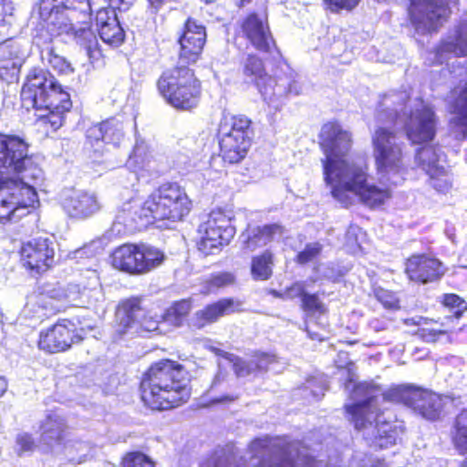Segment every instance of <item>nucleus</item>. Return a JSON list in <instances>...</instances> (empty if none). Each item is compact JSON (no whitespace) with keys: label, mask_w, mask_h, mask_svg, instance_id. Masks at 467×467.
Instances as JSON below:
<instances>
[{"label":"nucleus","mask_w":467,"mask_h":467,"mask_svg":"<svg viewBox=\"0 0 467 467\" xmlns=\"http://www.w3.org/2000/svg\"><path fill=\"white\" fill-rule=\"evenodd\" d=\"M318 139L326 155L322 160L324 180L330 186L333 198L342 206L353 205L358 197L362 204L374 210L392 198L389 186L368 183L367 171L344 159L351 149L352 134L343 130L338 121L323 124Z\"/></svg>","instance_id":"nucleus-1"},{"label":"nucleus","mask_w":467,"mask_h":467,"mask_svg":"<svg viewBox=\"0 0 467 467\" xmlns=\"http://www.w3.org/2000/svg\"><path fill=\"white\" fill-rule=\"evenodd\" d=\"M206 37L205 26L189 16L178 36V63L163 70L157 79L160 96L177 111L192 112L201 103L202 82L192 66L202 58Z\"/></svg>","instance_id":"nucleus-2"},{"label":"nucleus","mask_w":467,"mask_h":467,"mask_svg":"<svg viewBox=\"0 0 467 467\" xmlns=\"http://www.w3.org/2000/svg\"><path fill=\"white\" fill-rule=\"evenodd\" d=\"M40 168L29 144L20 136L0 133V222H9L16 211L34 207L37 193L23 177L36 178Z\"/></svg>","instance_id":"nucleus-3"},{"label":"nucleus","mask_w":467,"mask_h":467,"mask_svg":"<svg viewBox=\"0 0 467 467\" xmlns=\"http://www.w3.org/2000/svg\"><path fill=\"white\" fill-rule=\"evenodd\" d=\"M140 399L150 411H167L186 404L192 395L191 374L178 360L163 358L150 364L139 382Z\"/></svg>","instance_id":"nucleus-4"},{"label":"nucleus","mask_w":467,"mask_h":467,"mask_svg":"<svg viewBox=\"0 0 467 467\" xmlns=\"http://www.w3.org/2000/svg\"><path fill=\"white\" fill-rule=\"evenodd\" d=\"M20 97L26 109L47 111L35 119L37 132L44 137H49L63 126L66 114L73 106L67 88L48 70L41 67H33L28 71Z\"/></svg>","instance_id":"nucleus-5"},{"label":"nucleus","mask_w":467,"mask_h":467,"mask_svg":"<svg viewBox=\"0 0 467 467\" xmlns=\"http://www.w3.org/2000/svg\"><path fill=\"white\" fill-rule=\"evenodd\" d=\"M192 206L183 186L177 182H164L154 188L140 205L128 202L121 210L140 230L160 222H181L190 214Z\"/></svg>","instance_id":"nucleus-6"},{"label":"nucleus","mask_w":467,"mask_h":467,"mask_svg":"<svg viewBox=\"0 0 467 467\" xmlns=\"http://www.w3.org/2000/svg\"><path fill=\"white\" fill-rule=\"evenodd\" d=\"M35 13L37 28L53 37L74 32V20L92 11L89 0H37Z\"/></svg>","instance_id":"nucleus-7"},{"label":"nucleus","mask_w":467,"mask_h":467,"mask_svg":"<svg viewBox=\"0 0 467 467\" xmlns=\"http://www.w3.org/2000/svg\"><path fill=\"white\" fill-rule=\"evenodd\" d=\"M252 120L244 114L223 117L218 124L216 137L219 156L227 165L241 163L252 146Z\"/></svg>","instance_id":"nucleus-8"},{"label":"nucleus","mask_w":467,"mask_h":467,"mask_svg":"<svg viewBox=\"0 0 467 467\" xmlns=\"http://www.w3.org/2000/svg\"><path fill=\"white\" fill-rule=\"evenodd\" d=\"M375 400L374 396H368L363 400L345 405L344 410L358 431L365 430L375 423L376 434L370 446L375 450H382L396 444L400 430L395 423L381 419L383 411L375 405Z\"/></svg>","instance_id":"nucleus-9"},{"label":"nucleus","mask_w":467,"mask_h":467,"mask_svg":"<svg viewBox=\"0 0 467 467\" xmlns=\"http://www.w3.org/2000/svg\"><path fill=\"white\" fill-rule=\"evenodd\" d=\"M234 212L226 207L210 211L196 229L195 248L204 257L220 254L234 239L236 230L233 224Z\"/></svg>","instance_id":"nucleus-10"},{"label":"nucleus","mask_w":467,"mask_h":467,"mask_svg":"<svg viewBox=\"0 0 467 467\" xmlns=\"http://www.w3.org/2000/svg\"><path fill=\"white\" fill-rule=\"evenodd\" d=\"M165 259L163 250L144 243L122 244L109 255L111 266L130 275H146L161 266Z\"/></svg>","instance_id":"nucleus-11"},{"label":"nucleus","mask_w":467,"mask_h":467,"mask_svg":"<svg viewBox=\"0 0 467 467\" xmlns=\"http://www.w3.org/2000/svg\"><path fill=\"white\" fill-rule=\"evenodd\" d=\"M375 168L379 173L399 174L406 170L405 144L395 130L379 126L371 135Z\"/></svg>","instance_id":"nucleus-12"},{"label":"nucleus","mask_w":467,"mask_h":467,"mask_svg":"<svg viewBox=\"0 0 467 467\" xmlns=\"http://www.w3.org/2000/svg\"><path fill=\"white\" fill-rule=\"evenodd\" d=\"M86 336V329L79 322L68 317L58 318L39 331L36 347L47 355L66 353L82 344Z\"/></svg>","instance_id":"nucleus-13"},{"label":"nucleus","mask_w":467,"mask_h":467,"mask_svg":"<svg viewBox=\"0 0 467 467\" xmlns=\"http://www.w3.org/2000/svg\"><path fill=\"white\" fill-rule=\"evenodd\" d=\"M54 242L44 236L23 242L18 250L22 268L32 277L38 279L57 265Z\"/></svg>","instance_id":"nucleus-14"},{"label":"nucleus","mask_w":467,"mask_h":467,"mask_svg":"<svg viewBox=\"0 0 467 467\" xmlns=\"http://www.w3.org/2000/svg\"><path fill=\"white\" fill-rule=\"evenodd\" d=\"M408 16L416 29L437 32L451 14L457 0H409Z\"/></svg>","instance_id":"nucleus-15"},{"label":"nucleus","mask_w":467,"mask_h":467,"mask_svg":"<svg viewBox=\"0 0 467 467\" xmlns=\"http://www.w3.org/2000/svg\"><path fill=\"white\" fill-rule=\"evenodd\" d=\"M236 35L261 53L270 54L277 49L266 16L248 13L238 21Z\"/></svg>","instance_id":"nucleus-16"},{"label":"nucleus","mask_w":467,"mask_h":467,"mask_svg":"<svg viewBox=\"0 0 467 467\" xmlns=\"http://www.w3.org/2000/svg\"><path fill=\"white\" fill-rule=\"evenodd\" d=\"M403 265V272L408 281L418 285L437 283L447 272L441 260L426 253L409 255Z\"/></svg>","instance_id":"nucleus-17"},{"label":"nucleus","mask_w":467,"mask_h":467,"mask_svg":"<svg viewBox=\"0 0 467 467\" xmlns=\"http://www.w3.org/2000/svg\"><path fill=\"white\" fill-rule=\"evenodd\" d=\"M438 118L435 111L428 106L412 110L407 116L403 125L406 138L413 145L426 147L437 133Z\"/></svg>","instance_id":"nucleus-18"},{"label":"nucleus","mask_w":467,"mask_h":467,"mask_svg":"<svg viewBox=\"0 0 467 467\" xmlns=\"http://www.w3.org/2000/svg\"><path fill=\"white\" fill-rule=\"evenodd\" d=\"M242 310V302L239 299L223 297L197 310L187 326L191 331L202 330L207 326L216 323L221 317L239 313Z\"/></svg>","instance_id":"nucleus-19"},{"label":"nucleus","mask_w":467,"mask_h":467,"mask_svg":"<svg viewBox=\"0 0 467 467\" xmlns=\"http://www.w3.org/2000/svg\"><path fill=\"white\" fill-rule=\"evenodd\" d=\"M239 69L244 78L254 85L263 96L274 94L276 80L268 73L265 62L259 55L245 54L240 59Z\"/></svg>","instance_id":"nucleus-20"},{"label":"nucleus","mask_w":467,"mask_h":467,"mask_svg":"<svg viewBox=\"0 0 467 467\" xmlns=\"http://www.w3.org/2000/svg\"><path fill=\"white\" fill-rule=\"evenodd\" d=\"M415 161L428 175L432 188L446 193L451 188V182L444 167L438 164L439 155L434 146L420 147L415 152Z\"/></svg>","instance_id":"nucleus-21"},{"label":"nucleus","mask_w":467,"mask_h":467,"mask_svg":"<svg viewBox=\"0 0 467 467\" xmlns=\"http://www.w3.org/2000/svg\"><path fill=\"white\" fill-rule=\"evenodd\" d=\"M111 6L102 7L90 18L89 28L95 26L100 38L110 47H118L125 41V31L118 19L116 10Z\"/></svg>","instance_id":"nucleus-22"},{"label":"nucleus","mask_w":467,"mask_h":467,"mask_svg":"<svg viewBox=\"0 0 467 467\" xmlns=\"http://www.w3.org/2000/svg\"><path fill=\"white\" fill-rule=\"evenodd\" d=\"M141 296H130L119 302L115 310L114 333L121 338L136 327L145 310Z\"/></svg>","instance_id":"nucleus-23"},{"label":"nucleus","mask_w":467,"mask_h":467,"mask_svg":"<svg viewBox=\"0 0 467 467\" xmlns=\"http://www.w3.org/2000/svg\"><path fill=\"white\" fill-rule=\"evenodd\" d=\"M446 108L452 116L450 122L467 139V78L459 81L449 92Z\"/></svg>","instance_id":"nucleus-24"},{"label":"nucleus","mask_w":467,"mask_h":467,"mask_svg":"<svg viewBox=\"0 0 467 467\" xmlns=\"http://www.w3.org/2000/svg\"><path fill=\"white\" fill-rule=\"evenodd\" d=\"M285 226L278 223L253 227L248 226L243 233V249L247 252H254L281 238L285 234Z\"/></svg>","instance_id":"nucleus-25"},{"label":"nucleus","mask_w":467,"mask_h":467,"mask_svg":"<svg viewBox=\"0 0 467 467\" xmlns=\"http://www.w3.org/2000/svg\"><path fill=\"white\" fill-rule=\"evenodd\" d=\"M123 137L124 129L122 122L114 117H110L90 126L87 130L86 143L91 148L99 143L118 145Z\"/></svg>","instance_id":"nucleus-26"},{"label":"nucleus","mask_w":467,"mask_h":467,"mask_svg":"<svg viewBox=\"0 0 467 467\" xmlns=\"http://www.w3.org/2000/svg\"><path fill=\"white\" fill-rule=\"evenodd\" d=\"M408 407L412 408L428 420H436L441 416L444 403L442 399L436 393L413 387Z\"/></svg>","instance_id":"nucleus-27"},{"label":"nucleus","mask_w":467,"mask_h":467,"mask_svg":"<svg viewBox=\"0 0 467 467\" xmlns=\"http://www.w3.org/2000/svg\"><path fill=\"white\" fill-rule=\"evenodd\" d=\"M65 212L72 218L85 219L100 209L97 196L88 192H73L63 202Z\"/></svg>","instance_id":"nucleus-28"},{"label":"nucleus","mask_w":467,"mask_h":467,"mask_svg":"<svg viewBox=\"0 0 467 467\" xmlns=\"http://www.w3.org/2000/svg\"><path fill=\"white\" fill-rule=\"evenodd\" d=\"M290 299L300 298V309L307 316H323L327 313L326 304L317 293H308L303 282H294L285 290Z\"/></svg>","instance_id":"nucleus-29"},{"label":"nucleus","mask_w":467,"mask_h":467,"mask_svg":"<svg viewBox=\"0 0 467 467\" xmlns=\"http://www.w3.org/2000/svg\"><path fill=\"white\" fill-rule=\"evenodd\" d=\"M41 430L42 440L48 447H65L68 441V426L62 420L47 417Z\"/></svg>","instance_id":"nucleus-30"},{"label":"nucleus","mask_w":467,"mask_h":467,"mask_svg":"<svg viewBox=\"0 0 467 467\" xmlns=\"http://www.w3.org/2000/svg\"><path fill=\"white\" fill-rule=\"evenodd\" d=\"M436 64L441 65L451 57H463L467 56V41L461 33L452 40H442L434 48Z\"/></svg>","instance_id":"nucleus-31"},{"label":"nucleus","mask_w":467,"mask_h":467,"mask_svg":"<svg viewBox=\"0 0 467 467\" xmlns=\"http://www.w3.org/2000/svg\"><path fill=\"white\" fill-rule=\"evenodd\" d=\"M274 254L266 249L251 259L250 272L254 280L266 281L273 275Z\"/></svg>","instance_id":"nucleus-32"},{"label":"nucleus","mask_w":467,"mask_h":467,"mask_svg":"<svg viewBox=\"0 0 467 467\" xmlns=\"http://www.w3.org/2000/svg\"><path fill=\"white\" fill-rule=\"evenodd\" d=\"M451 441L460 455H467V408L454 418L451 429Z\"/></svg>","instance_id":"nucleus-33"},{"label":"nucleus","mask_w":467,"mask_h":467,"mask_svg":"<svg viewBox=\"0 0 467 467\" xmlns=\"http://www.w3.org/2000/svg\"><path fill=\"white\" fill-rule=\"evenodd\" d=\"M192 306V298L176 300L165 310L163 319L168 324L175 327H180L187 320Z\"/></svg>","instance_id":"nucleus-34"},{"label":"nucleus","mask_w":467,"mask_h":467,"mask_svg":"<svg viewBox=\"0 0 467 467\" xmlns=\"http://www.w3.org/2000/svg\"><path fill=\"white\" fill-rule=\"evenodd\" d=\"M37 306L42 308L47 317L55 316L65 312L68 306L67 296L65 294L41 295L37 299Z\"/></svg>","instance_id":"nucleus-35"},{"label":"nucleus","mask_w":467,"mask_h":467,"mask_svg":"<svg viewBox=\"0 0 467 467\" xmlns=\"http://www.w3.org/2000/svg\"><path fill=\"white\" fill-rule=\"evenodd\" d=\"M432 318L420 317L416 321L414 318H408L404 320L406 325H415L417 326V329L415 331V335L420 338L422 341L427 343H435L441 339L439 333L440 330L436 329L434 325H431Z\"/></svg>","instance_id":"nucleus-36"},{"label":"nucleus","mask_w":467,"mask_h":467,"mask_svg":"<svg viewBox=\"0 0 467 467\" xmlns=\"http://www.w3.org/2000/svg\"><path fill=\"white\" fill-rule=\"evenodd\" d=\"M18 72L17 56L9 47H0V78L11 81Z\"/></svg>","instance_id":"nucleus-37"},{"label":"nucleus","mask_w":467,"mask_h":467,"mask_svg":"<svg viewBox=\"0 0 467 467\" xmlns=\"http://www.w3.org/2000/svg\"><path fill=\"white\" fill-rule=\"evenodd\" d=\"M341 368H344L348 374L347 378L344 379L342 383L344 389H348L352 386L353 391L357 395L369 394L371 390L375 389V387L368 382H356L357 375L355 372V364L353 361L347 362L344 367H340V369Z\"/></svg>","instance_id":"nucleus-38"},{"label":"nucleus","mask_w":467,"mask_h":467,"mask_svg":"<svg viewBox=\"0 0 467 467\" xmlns=\"http://www.w3.org/2000/svg\"><path fill=\"white\" fill-rule=\"evenodd\" d=\"M440 304L453 313L449 315L455 320L460 321L463 314L467 311V301L455 293H445L441 296Z\"/></svg>","instance_id":"nucleus-39"},{"label":"nucleus","mask_w":467,"mask_h":467,"mask_svg":"<svg viewBox=\"0 0 467 467\" xmlns=\"http://www.w3.org/2000/svg\"><path fill=\"white\" fill-rule=\"evenodd\" d=\"M259 467H319L317 459L312 455H298L295 460L288 456H284L277 463L266 464L265 460H261Z\"/></svg>","instance_id":"nucleus-40"},{"label":"nucleus","mask_w":467,"mask_h":467,"mask_svg":"<svg viewBox=\"0 0 467 467\" xmlns=\"http://www.w3.org/2000/svg\"><path fill=\"white\" fill-rule=\"evenodd\" d=\"M236 283V276L234 273L223 271L213 273L204 281V287L207 293L214 290L232 286Z\"/></svg>","instance_id":"nucleus-41"},{"label":"nucleus","mask_w":467,"mask_h":467,"mask_svg":"<svg viewBox=\"0 0 467 467\" xmlns=\"http://www.w3.org/2000/svg\"><path fill=\"white\" fill-rule=\"evenodd\" d=\"M47 60L50 67L56 71L59 77L75 73V68L64 57L58 55L53 47L48 49Z\"/></svg>","instance_id":"nucleus-42"},{"label":"nucleus","mask_w":467,"mask_h":467,"mask_svg":"<svg viewBox=\"0 0 467 467\" xmlns=\"http://www.w3.org/2000/svg\"><path fill=\"white\" fill-rule=\"evenodd\" d=\"M276 362V357L268 352L255 351L250 360L253 374L266 372Z\"/></svg>","instance_id":"nucleus-43"},{"label":"nucleus","mask_w":467,"mask_h":467,"mask_svg":"<svg viewBox=\"0 0 467 467\" xmlns=\"http://www.w3.org/2000/svg\"><path fill=\"white\" fill-rule=\"evenodd\" d=\"M120 465L121 467H155L154 462L139 451L126 452L121 458Z\"/></svg>","instance_id":"nucleus-44"},{"label":"nucleus","mask_w":467,"mask_h":467,"mask_svg":"<svg viewBox=\"0 0 467 467\" xmlns=\"http://www.w3.org/2000/svg\"><path fill=\"white\" fill-rule=\"evenodd\" d=\"M413 386H396L383 392V398L387 401L409 405Z\"/></svg>","instance_id":"nucleus-45"},{"label":"nucleus","mask_w":467,"mask_h":467,"mask_svg":"<svg viewBox=\"0 0 467 467\" xmlns=\"http://www.w3.org/2000/svg\"><path fill=\"white\" fill-rule=\"evenodd\" d=\"M375 298L386 308L398 310L400 308V301L397 294L381 286L373 289Z\"/></svg>","instance_id":"nucleus-46"},{"label":"nucleus","mask_w":467,"mask_h":467,"mask_svg":"<svg viewBox=\"0 0 467 467\" xmlns=\"http://www.w3.org/2000/svg\"><path fill=\"white\" fill-rule=\"evenodd\" d=\"M321 252L322 245L319 243L306 244L304 249L296 254L294 260L297 265H305L316 261Z\"/></svg>","instance_id":"nucleus-47"},{"label":"nucleus","mask_w":467,"mask_h":467,"mask_svg":"<svg viewBox=\"0 0 467 467\" xmlns=\"http://www.w3.org/2000/svg\"><path fill=\"white\" fill-rule=\"evenodd\" d=\"M431 324L434 325L436 329L441 331L439 335L441 339L443 337L450 338L458 331L459 321L455 320L453 317L445 316L443 317L432 319Z\"/></svg>","instance_id":"nucleus-48"},{"label":"nucleus","mask_w":467,"mask_h":467,"mask_svg":"<svg viewBox=\"0 0 467 467\" xmlns=\"http://www.w3.org/2000/svg\"><path fill=\"white\" fill-rule=\"evenodd\" d=\"M159 323L158 316L146 307L134 329L137 333L152 332L159 328Z\"/></svg>","instance_id":"nucleus-49"},{"label":"nucleus","mask_w":467,"mask_h":467,"mask_svg":"<svg viewBox=\"0 0 467 467\" xmlns=\"http://www.w3.org/2000/svg\"><path fill=\"white\" fill-rule=\"evenodd\" d=\"M220 355L232 363L233 370L237 377H247L253 374L250 361L246 362L243 358L228 352H223Z\"/></svg>","instance_id":"nucleus-50"},{"label":"nucleus","mask_w":467,"mask_h":467,"mask_svg":"<svg viewBox=\"0 0 467 467\" xmlns=\"http://www.w3.org/2000/svg\"><path fill=\"white\" fill-rule=\"evenodd\" d=\"M359 2L360 0H322L324 8L336 14L343 10H353Z\"/></svg>","instance_id":"nucleus-51"},{"label":"nucleus","mask_w":467,"mask_h":467,"mask_svg":"<svg viewBox=\"0 0 467 467\" xmlns=\"http://www.w3.org/2000/svg\"><path fill=\"white\" fill-rule=\"evenodd\" d=\"M16 444L19 448L20 453L33 451L36 447L33 436L29 433H21L17 435Z\"/></svg>","instance_id":"nucleus-52"},{"label":"nucleus","mask_w":467,"mask_h":467,"mask_svg":"<svg viewBox=\"0 0 467 467\" xmlns=\"http://www.w3.org/2000/svg\"><path fill=\"white\" fill-rule=\"evenodd\" d=\"M85 50L92 63L95 61H99L103 57L102 50L99 45L98 40L95 37L85 43Z\"/></svg>","instance_id":"nucleus-53"},{"label":"nucleus","mask_w":467,"mask_h":467,"mask_svg":"<svg viewBox=\"0 0 467 467\" xmlns=\"http://www.w3.org/2000/svg\"><path fill=\"white\" fill-rule=\"evenodd\" d=\"M388 99V97H385L384 99L380 102L382 109H379V115L381 116L382 119L391 118L393 120H397L400 117V113L397 110H395L394 112L390 110V109L388 107L386 103V100Z\"/></svg>","instance_id":"nucleus-54"},{"label":"nucleus","mask_w":467,"mask_h":467,"mask_svg":"<svg viewBox=\"0 0 467 467\" xmlns=\"http://www.w3.org/2000/svg\"><path fill=\"white\" fill-rule=\"evenodd\" d=\"M109 5L119 11H127L135 0H106Z\"/></svg>","instance_id":"nucleus-55"},{"label":"nucleus","mask_w":467,"mask_h":467,"mask_svg":"<svg viewBox=\"0 0 467 467\" xmlns=\"http://www.w3.org/2000/svg\"><path fill=\"white\" fill-rule=\"evenodd\" d=\"M388 319H380L379 317H374L370 319L369 321V327L379 332V331H384L388 328Z\"/></svg>","instance_id":"nucleus-56"},{"label":"nucleus","mask_w":467,"mask_h":467,"mask_svg":"<svg viewBox=\"0 0 467 467\" xmlns=\"http://www.w3.org/2000/svg\"><path fill=\"white\" fill-rule=\"evenodd\" d=\"M147 1V10L152 14L156 15L160 9L168 2V0H146Z\"/></svg>","instance_id":"nucleus-57"},{"label":"nucleus","mask_w":467,"mask_h":467,"mask_svg":"<svg viewBox=\"0 0 467 467\" xmlns=\"http://www.w3.org/2000/svg\"><path fill=\"white\" fill-rule=\"evenodd\" d=\"M225 382V377L223 374H217L213 379L208 392H216L220 387Z\"/></svg>","instance_id":"nucleus-58"},{"label":"nucleus","mask_w":467,"mask_h":467,"mask_svg":"<svg viewBox=\"0 0 467 467\" xmlns=\"http://www.w3.org/2000/svg\"><path fill=\"white\" fill-rule=\"evenodd\" d=\"M238 399V396L236 395H231V394H223L219 397H215L211 400V404H218V403H230Z\"/></svg>","instance_id":"nucleus-59"},{"label":"nucleus","mask_w":467,"mask_h":467,"mask_svg":"<svg viewBox=\"0 0 467 467\" xmlns=\"http://www.w3.org/2000/svg\"><path fill=\"white\" fill-rule=\"evenodd\" d=\"M9 0H0V25L5 21L10 9Z\"/></svg>","instance_id":"nucleus-60"},{"label":"nucleus","mask_w":467,"mask_h":467,"mask_svg":"<svg viewBox=\"0 0 467 467\" xmlns=\"http://www.w3.org/2000/svg\"><path fill=\"white\" fill-rule=\"evenodd\" d=\"M8 388L7 380L5 377L0 376V399L5 395Z\"/></svg>","instance_id":"nucleus-61"},{"label":"nucleus","mask_w":467,"mask_h":467,"mask_svg":"<svg viewBox=\"0 0 467 467\" xmlns=\"http://www.w3.org/2000/svg\"><path fill=\"white\" fill-rule=\"evenodd\" d=\"M308 337L312 339L317 340V341H323L324 338L320 336H318L317 333H311L308 332Z\"/></svg>","instance_id":"nucleus-62"},{"label":"nucleus","mask_w":467,"mask_h":467,"mask_svg":"<svg viewBox=\"0 0 467 467\" xmlns=\"http://www.w3.org/2000/svg\"><path fill=\"white\" fill-rule=\"evenodd\" d=\"M252 0H238V6L242 7L249 4Z\"/></svg>","instance_id":"nucleus-63"},{"label":"nucleus","mask_w":467,"mask_h":467,"mask_svg":"<svg viewBox=\"0 0 467 467\" xmlns=\"http://www.w3.org/2000/svg\"><path fill=\"white\" fill-rule=\"evenodd\" d=\"M462 467H467V461L462 462Z\"/></svg>","instance_id":"nucleus-64"}]
</instances>
